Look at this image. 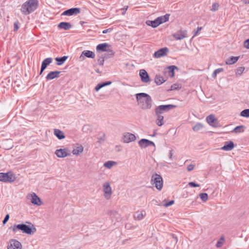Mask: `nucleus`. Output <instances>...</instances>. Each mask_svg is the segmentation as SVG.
Here are the masks:
<instances>
[{
  "instance_id": "f257e3e1",
  "label": "nucleus",
  "mask_w": 249,
  "mask_h": 249,
  "mask_svg": "<svg viewBox=\"0 0 249 249\" xmlns=\"http://www.w3.org/2000/svg\"><path fill=\"white\" fill-rule=\"evenodd\" d=\"M138 105L142 109H148L152 107V100L151 96L145 93H139L136 94Z\"/></svg>"
},
{
  "instance_id": "f03ea898",
  "label": "nucleus",
  "mask_w": 249,
  "mask_h": 249,
  "mask_svg": "<svg viewBox=\"0 0 249 249\" xmlns=\"http://www.w3.org/2000/svg\"><path fill=\"white\" fill-rule=\"evenodd\" d=\"M38 5V0H28L22 5L21 12L24 15H29L36 10Z\"/></svg>"
},
{
  "instance_id": "7ed1b4c3",
  "label": "nucleus",
  "mask_w": 249,
  "mask_h": 249,
  "mask_svg": "<svg viewBox=\"0 0 249 249\" xmlns=\"http://www.w3.org/2000/svg\"><path fill=\"white\" fill-rule=\"evenodd\" d=\"M30 225H27L25 224H20L15 225L13 227V231L16 232L17 230H21L23 233L28 234H33L36 232V229L35 226L31 223L28 222Z\"/></svg>"
},
{
  "instance_id": "20e7f679",
  "label": "nucleus",
  "mask_w": 249,
  "mask_h": 249,
  "mask_svg": "<svg viewBox=\"0 0 249 249\" xmlns=\"http://www.w3.org/2000/svg\"><path fill=\"white\" fill-rule=\"evenodd\" d=\"M96 49L97 52H107L106 55H108L109 57H113L115 54L114 51L111 49V45L107 43H103L98 44L96 46Z\"/></svg>"
},
{
  "instance_id": "39448f33",
  "label": "nucleus",
  "mask_w": 249,
  "mask_h": 249,
  "mask_svg": "<svg viewBox=\"0 0 249 249\" xmlns=\"http://www.w3.org/2000/svg\"><path fill=\"white\" fill-rule=\"evenodd\" d=\"M151 183L155 186L158 190H161L163 187V179L161 176L157 173L152 175L151 177Z\"/></svg>"
},
{
  "instance_id": "423d86ee",
  "label": "nucleus",
  "mask_w": 249,
  "mask_h": 249,
  "mask_svg": "<svg viewBox=\"0 0 249 249\" xmlns=\"http://www.w3.org/2000/svg\"><path fill=\"white\" fill-rule=\"evenodd\" d=\"M16 179L14 173L11 172L0 173V181L3 182H13Z\"/></svg>"
},
{
  "instance_id": "0eeeda50",
  "label": "nucleus",
  "mask_w": 249,
  "mask_h": 249,
  "mask_svg": "<svg viewBox=\"0 0 249 249\" xmlns=\"http://www.w3.org/2000/svg\"><path fill=\"white\" fill-rule=\"evenodd\" d=\"M103 191L104 193L105 197L107 199H110L112 194V191L108 182H106L103 185Z\"/></svg>"
},
{
  "instance_id": "6e6552de",
  "label": "nucleus",
  "mask_w": 249,
  "mask_h": 249,
  "mask_svg": "<svg viewBox=\"0 0 249 249\" xmlns=\"http://www.w3.org/2000/svg\"><path fill=\"white\" fill-rule=\"evenodd\" d=\"M21 243L16 239H11L7 246V249H21Z\"/></svg>"
},
{
  "instance_id": "1a4fd4ad",
  "label": "nucleus",
  "mask_w": 249,
  "mask_h": 249,
  "mask_svg": "<svg viewBox=\"0 0 249 249\" xmlns=\"http://www.w3.org/2000/svg\"><path fill=\"white\" fill-rule=\"evenodd\" d=\"M81 12V9L80 8H71L70 9H67L64 11L62 14L61 16H71L73 15H76L78 14H79Z\"/></svg>"
},
{
  "instance_id": "9d476101",
  "label": "nucleus",
  "mask_w": 249,
  "mask_h": 249,
  "mask_svg": "<svg viewBox=\"0 0 249 249\" xmlns=\"http://www.w3.org/2000/svg\"><path fill=\"white\" fill-rule=\"evenodd\" d=\"M138 143L142 148H145L150 146H153L154 147H155V144L154 142L146 139H142L140 140L139 141Z\"/></svg>"
},
{
  "instance_id": "9b49d317",
  "label": "nucleus",
  "mask_w": 249,
  "mask_h": 249,
  "mask_svg": "<svg viewBox=\"0 0 249 249\" xmlns=\"http://www.w3.org/2000/svg\"><path fill=\"white\" fill-rule=\"evenodd\" d=\"M169 52V49L167 47L161 48L154 53V56L155 58H160L166 55Z\"/></svg>"
},
{
  "instance_id": "f8f14e48",
  "label": "nucleus",
  "mask_w": 249,
  "mask_h": 249,
  "mask_svg": "<svg viewBox=\"0 0 249 249\" xmlns=\"http://www.w3.org/2000/svg\"><path fill=\"white\" fill-rule=\"evenodd\" d=\"M95 56V54L94 52L89 50H85L83 51L79 57L80 60H83L85 57L90 58H94Z\"/></svg>"
},
{
  "instance_id": "ddd939ff",
  "label": "nucleus",
  "mask_w": 249,
  "mask_h": 249,
  "mask_svg": "<svg viewBox=\"0 0 249 249\" xmlns=\"http://www.w3.org/2000/svg\"><path fill=\"white\" fill-rule=\"evenodd\" d=\"M123 142L125 143H129L134 141L136 140V136L134 134L130 133H125L123 137Z\"/></svg>"
},
{
  "instance_id": "4468645a",
  "label": "nucleus",
  "mask_w": 249,
  "mask_h": 249,
  "mask_svg": "<svg viewBox=\"0 0 249 249\" xmlns=\"http://www.w3.org/2000/svg\"><path fill=\"white\" fill-rule=\"evenodd\" d=\"M140 76L141 81L143 83H147L150 81V77L147 72L144 69L140 71Z\"/></svg>"
},
{
  "instance_id": "2eb2a0df",
  "label": "nucleus",
  "mask_w": 249,
  "mask_h": 249,
  "mask_svg": "<svg viewBox=\"0 0 249 249\" xmlns=\"http://www.w3.org/2000/svg\"><path fill=\"white\" fill-rule=\"evenodd\" d=\"M174 38L176 40H181L187 37V31L186 30H180L173 35Z\"/></svg>"
},
{
  "instance_id": "dca6fc26",
  "label": "nucleus",
  "mask_w": 249,
  "mask_h": 249,
  "mask_svg": "<svg viewBox=\"0 0 249 249\" xmlns=\"http://www.w3.org/2000/svg\"><path fill=\"white\" fill-rule=\"evenodd\" d=\"M178 70V68L174 65H172L168 67L165 69L164 72L167 74L168 76L173 77L175 76V70Z\"/></svg>"
},
{
  "instance_id": "f3484780",
  "label": "nucleus",
  "mask_w": 249,
  "mask_h": 249,
  "mask_svg": "<svg viewBox=\"0 0 249 249\" xmlns=\"http://www.w3.org/2000/svg\"><path fill=\"white\" fill-rule=\"evenodd\" d=\"M235 145L233 142L230 141L225 142L224 145L221 148V149L224 151H231L234 148Z\"/></svg>"
},
{
  "instance_id": "a211bd4d",
  "label": "nucleus",
  "mask_w": 249,
  "mask_h": 249,
  "mask_svg": "<svg viewBox=\"0 0 249 249\" xmlns=\"http://www.w3.org/2000/svg\"><path fill=\"white\" fill-rule=\"evenodd\" d=\"M60 73V71H52L50 72L45 78L46 81L53 80L54 78L58 77Z\"/></svg>"
},
{
  "instance_id": "6ab92c4d",
  "label": "nucleus",
  "mask_w": 249,
  "mask_h": 249,
  "mask_svg": "<svg viewBox=\"0 0 249 249\" xmlns=\"http://www.w3.org/2000/svg\"><path fill=\"white\" fill-rule=\"evenodd\" d=\"M31 195V201L32 203L37 206H40L42 203L40 198L35 193H33Z\"/></svg>"
},
{
  "instance_id": "aec40b11",
  "label": "nucleus",
  "mask_w": 249,
  "mask_h": 249,
  "mask_svg": "<svg viewBox=\"0 0 249 249\" xmlns=\"http://www.w3.org/2000/svg\"><path fill=\"white\" fill-rule=\"evenodd\" d=\"M67 151L68 150L66 148L57 149L55 154L59 158H64L70 155L68 153Z\"/></svg>"
},
{
  "instance_id": "412c9836",
  "label": "nucleus",
  "mask_w": 249,
  "mask_h": 249,
  "mask_svg": "<svg viewBox=\"0 0 249 249\" xmlns=\"http://www.w3.org/2000/svg\"><path fill=\"white\" fill-rule=\"evenodd\" d=\"M72 25L70 22H61L58 25V28L59 29H62L65 30H68L71 28Z\"/></svg>"
},
{
  "instance_id": "4be33fe9",
  "label": "nucleus",
  "mask_w": 249,
  "mask_h": 249,
  "mask_svg": "<svg viewBox=\"0 0 249 249\" xmlns=\"http://www.w3.org/2000/svg\"><path fill=\"white\" fill-rule=\"evenodd\" d=\"M160 110H163L164 111L167 112L169 110L175 108L177 107V106L174 105H160L159 106Z\"/></svg>"
},
{
  "instance_id": "5701e85b",
  "label": "nucleus",
  "mask_w": 249,
  "mask_h": 249,
  "mask_svg": "<svg viewBox=\"0 0 249 249\" xmlns=\"http://www.w3.org/2000/svg\"><path fill=\"white\" fill-rule=\"evenodd\" d=\"M98 59L97 60L98 64L100 66H103L105 59H107L108 58H110L111 57H109L108 55H106V53L99 55L98 56Z\"/></svg>"
},
{
  "instance_id": "b1692460",
  "label": "nucleus",
  "mask_w": 249,
  "mask_h": 249,
  "mask_svg": "<svg viewBox=\"0 0 249 249\" xmlns=\"http://www.w3.org/2000/svg\"><path fill=\"white\" fill-rule=\"evenodd\" d=\"M170 14H166L164 16L158 17L157 18L158 20L159 24H161L169 20Z\"/></svg>"
},
{
  "instance_id": "393cba45",
  "label": "nucleus",
  "mask_w": 249,
  "mask_h": 249,
  "mask_svg": "<svg viewBox=\"0 0 249 249\" xmlns=\"http://www.w3.org/2000/svg\"><path fill=\"white\" fill-rule=\"evenodd\" d=\"M54 134L59 140H62L65 138L64 132L58 129H54Z\"/></svg>"
},
{
  "instance_id": "a878e982",
  "label": "nucleus",
  "mask_w": 249,
  "mask_h": 249,
  "mask_svg": "<svg viewBox=\"0 0 249 249\" xmlns=\"http://www.w3.org/2000/svg\"><path fill=\"white\" fill-rule=\"evenodd\" d=\"M206 121L209 124L213 126H215V125H214L213 124L215 122L217 121V119L215 117L214 115H210L206 117Z\"/></svg>"
},
{
  "instance_id": "bb28decb",
  "label": "nucleus",
  "mask_w": 249,
  "mask_h": 249,
  "mask_svg": "<svg viewBox=\"0 0 249 249\" xmlns=\"http://www.w3.org/2000/svg\"><path fill=\"white\" fill-rule=\"evenodd\" d=\"M111 84V82L109 81L104 82L100 83L98 84L96 86V87L95 88V90L96 91H98L101 88H103V87H104L105 86L110 85Z\"/></svg>"
},
{
  "instance_id": "cd10ccee",
  "label": "nucleus",
  "mask_w": 249,
  "mask_h": 249,
  "mask_svg": "<svg viewBox=\"0 0 249 249\" xmlns=\"http://www.w3.org/2000/svg\"><path fill=\"white\" fill-rule=\"evenodd\" d=\"M239 56H231L226 61V64L227 65H232L236 63L239 59Z\"/></svg>"
},
{
  "instance_id": "c85d7f7f",
  "label": "nucleus",
  "mask_w": 249,
  "mask_h": 249,
  "mask_svg": "<svg viewBox=\"0 0 249 249\" xmlns=\"http://www.w3.org/2000/svg\"><path fill=\"white\" fill-rule=\"evenodd\" d=\"M68 56H63L60 57L55 58V60L57 62L56 65L58 66L62 65L68 59Z\"/></svg>"
},
{
  "instance_id": "c756f323",
  "label": "nucleus",
  "mask_w": 249,
  "mask_h": 249,
  "mask_svg": "<svg viewBox=\"0 0 249 249\" xmlns=\"http://www.w3.org/2000/svg\"><path fill=\"white\" fill-rule=\"evenodd\" d=\"M146 23L147 25L150 26L153 28H156L160 25L157 18L154 20H147Z\"/></svg>"
},
{
  "instance_id": "7c9ffc66",
  "label": "nucleus",
  "mask_w": 249,
  "mask_h": 249,
  "mask_svg": "<svg viewBox=\"0 0 249 249\" xmlns=\"http://www.w3.org/2000/svg\"><path fill=\"white\" fill-rule=\"evenodd\" d=\"M53 58L52 57H48L45 58L42 62L41 64V67L44 68H46L47 66L50 65L53 62Z\"/></svg>"
},
{
  "instance_id": "2f4dec72",
  "label": "nucleus",
  "mask_w": 249,
  "mask_h": 249,
  "mask_svg": "<svg viewBox=\"0 0 249 249\" xmlns=\"http://www.w3.org/2000/svg\"><path fill=\"white\" fill-rule=\"evenodd\" d=\"M165 80L164 78L160 75H156L155 78V82L157 85L162 84Z\"/></svg>"
},
{
  "instance_id": "473e14b6",
  "label": "nucleus",
  "mask_w": 249,
  "mask_h": 249,
  "mask_svg": "<svg viewBox=\"0 0 249 249\" xmlns=\"http://www.w3.org/2000/svg\"><path fill=\"white\" fill-rule=\"evenodd\" d=\"M244 128H245V126L243 125L237 126L233 129L232 132L236 134H238L241 132H243L244 131Z\"/></svg>"
},
{
  "instance_id": "72a5a7b5",
  "label": "nucleus",
  "mask_w": 249,
  "mask_h": 249,
  "mask_svg": "<svg viewBox=\"0 0 249 249\" xmlns=\"http://www.w3.org/2000/svg\"><path fill=\"white\" fill-rule=\"evenodd\" d=\"M83 151V147L80 145L77 146L75 148H74L72 151V153L74 155H79Z\"/></svg>"
},
{
  "instance_id": "f704fd0d",
  "label": "nucleus",
  "mask_w": 249,
  "mask_h": 249,
  "mask_svg": "<svg viewBox=\"0 0 249 249\" xmlns=\"http://www.w3.org/2000/svg\"><path fill=\"white\" fill-rule=\"evenodd\" d=\"M157 118L156 121V124L160 126L164 124V117L162 115H156Z\"/></svg>"
},
{
  "instance_id": "c9c22d12",
  "label": "nucleus",
  "mask_w": 249,
  "mask_h": 249,
  "mask_svg": "<svg viewBox=\"0 0 249 249\" xmlns=\"http://www.w3.org/2000/svg\"><path fill=\"white\" fill-rule=\"evenodd\" d=\"M203 124L200 123H196L193 127L194 131H198L200 130L203 127Z\"/></svg>"
},
{
  "instance_id": "e433bc0d",
  "label": "nucleus",
  "mask_w": 249,
  "mask_h": 249,
  "mask_svg": "<svg viewBox=\"0 0 249 249\" xmlns=\"http://www.w3.org/2000/svg\"><path fill=\"white\" fill-rule=\"evenodd\" d=\"M225 237L224 236H222L219 239V240L217 242V243L216 244V247L217 248H221L222 245H223L224 243L225 242Z\"/></svg>"
},
{
  "instance_id": "4c0bfd02",
  "label": "nucleus",
  "mask_w": 249,
  "mask_h": 249,
  "mask_svg": "<svg viewBox=\"0 0 249 249\" xmlns=\"http://www.w3.org/2000/svg\"><path fill=\"white\" fill-rule=\"evenodd\" d=\"M240 116L245 118H249V109H245L240 113Z\"/></svg>"
},
{
  "instance_id": "58836bf2",
  "label": "nucleus",
  "mask_w": 249,
  "mask_h": 249,
  "mask_svg": "<svg viewBox=\"0 0 249 249\" xmlns=\"http://www.w3.org/2000/svg\"><path fill=\"white\" fill-rule=\"evenodd\" d=\"M116 164V162L113 161L109 160L107 162H106L104 163V166L107 168H111L114 165Z\"/></svg>"
},
{
  "instance_id": "ea45409f",
  "label": "nucleus",
  "mask_w": 249,
  "mask_h": 249,
  "mask_svg": "<svg viewBox=\"0 0 249 249\" xmlns=\"http://www.w3.org/2000/svg\"><path fill=\"white\" fill-rule=\"evenodd\" d=\"M245 70L244 67H238L235 71V74L236 76L241 75L244 72Z\"/></svg>"
},
{
  "instance_id": "a19ab883",
  "label": "nucleus",
  "mask_w": 249,
  "mask_h": 249,
  "mask_svg": "<svg viewBox=\"0 0 249 249\" xmlns=\"http://www.w3.org/2000/svg\"><path fill=\"white\" fill-rule=\"evenodd\" d=\"M200 199L203 202H206L208 198V194L206 193H202L199 194Z\"/></svg>"
},
{
  "instance_id": "79ce46f5",
  "label": "nucleus",
  "mask_w": 249,
  "mask_h": 249,
  "mask_svg": "<svg viewBox=\"0 0 249 249\" xmlns=\"http://www.w3.org/2000/svg\"><path fill=\"white\" fill-rule=\"evenodd\" d=\"M181 88V86L180 84L176 83L173 84L171 86L170 90H178L180 89Z\"/></svg>"
},
{
  "instance_id": "37998d69",
  "label": "nucleus",
  "mask_w": 249,
  "mask_h": 249,
  "mask_svg": "<svg viewBox=\"0 0 249 249\" xmlns=\"http://www.w3.org/2000/svg\"><path fill=\"white\" fill-rule=\"evenodd\" d=\"M163 202H164L163 206L165 207H168L172 205H173L175 201L173 200H171L169 201H166L165 200H164Z\"/></svg>"
},
{
  "instance_id": "c03bdc74",
  "label": "nucleus",
  "mask_w": 249,
  "mask_h": 249,
  "mask_svg": "<svg viewBox=\"0 0 249 249\" xmlns=\"http://www.w3.org/2000/svg\"><path fill=\"white\" fill-rule=\"evenodd\" d=\"M224 69L223 68H218L217 69H216L214 71L212 74V77L213 78H215L217 75V73L223 71Z\"/></svg>"
},
{
  "instance_id": "a18cd8bd",
  "label": "nucleus",
  "mask_w": 249,
  "mask_h": 249,
  "mask_svg": "<svg viewBox=\"0 0 249 249\" xmlns=\"http://www.w3.org/2000/svg\"><path fill=\"white\" fill-rule=\"evenodd\" d=\"M219 5L218 3L215 2L213 3L212 6V8L211 10L213 12L216 11L218 10Z\"/></svg>"
},
{
  "instance_id": "49530a36",
  "label": "nucleus",
  "mask_w": 249,
  "mask_h": 249,
  "mask_svg": "<svg viewBox=\"0 0 249 249\" xmlns=\"http://www.w3.org/2000/svg\"><path fill=\"white\" fill-rule=\"evenodd\" d=\"M160 106H158L155 110V114L156 115H162V113H163V110H160V109H159Z\"/></svg>"
},
{
  "instance_id": "de8ad7c7",
  "label": "nucleus",
  "mask_w": 249,
  "mask_h": 249,
  "mask_svg": "<svg viewBox=\"0 0 249 249\" xmlns=\"http://www.w3.org/2000/svg\"><path fill=\"white\" fill-rule=\"evenodd\" d=\"M137 215H135L134 216V218H142L144 216V215L143 214V212H138L136 213Z\"/></svg>"
},
{
  "instance_id": "09e8293b",
  "label": "nucleus",
  "mask_w": 249,
  "mask_h": 249,
  "mask_svg": "<svg viewBox=\"0 0 249 249\" xmlns=\"http://www.w3.org/2000/svg\"><path fill=\"white\" fill-rule=\"evenodd\" d=\"M188 185L191 187H198L200 186L199 184H197L195 182H190L188 183Z\"/></svg>"
},
{
  "instance_id": "8fccbe9b",
  "label": "nucleus",
  "mask_w": 249,
  "mask_h": 249,
  "mask_svg": "<svg viewBox=\"0 0 249 249\" xmlns=\"http://www.w3.org/2000/svg\"><path fill=\"white\" fill-rule=\"evenodd\" d=\"M19 27V22L18 21H16L14 23V30L16 31L18 30Z\"/></svg>"
},
{
  "instance_id": "3c124183",
  "label": "nucleus",
  "mask_w": 249,
  "mask_h": 249,
  "mask_svg": "<svg viewBox=\"0 0 249 249\" xmlns=\"http://www.w3.org/2000/svg\"><path fill=\"white\" fill-rule=\"evenodd\" d=\"M202 29V27H198L196 30L194 31L193 36H196L197 35V34H198V32H199V31L201 30Z\"/></svg>"
},
{
  "instance_id": "603ef678",
  "label": "nucleus",
  "mask_w": 249,
  "mask_h": 249,
  "mask_svg": "<svg viewBox=\"0 0 249 249\" xmlns=\"http://www.w3.org/2000/svg\"><path fill=\"white\" fill-rule=\"evenodd\" d=\"M244 46L245 48L249 49V39H246L244 41Z\"/></svg>"
},
{
  "instance_id": "864d4df0",
  "label": "nucleus",
  "mask_w": 249,
  "mask_h": 249,
  "mask_svg": "<svg viewBox=\"0 0 249 249\" xmlns=\"http://www.w3.org/2000/svg\"><path fill=\"white\" fill-rule=\"evenodd\" d=\"M195 165L194 164H189L187 168V169L188 171H192L195 168Z\"/></svg>"
},
{
  "instance_id": "5fc2aeb1",
  "label": "nucleus",
  "mask_w": 249,
  "mask_h": 249,
  "mask_svg": "<svg viewBox=\"0 0 249 249\" xmlns=\"http://www.w3.org/2000/svg\"><path fill=\"white\" fill-rule=\"evenodd\" d=\"M173 150H170L168 157H169V159L170 160H172V159H173Z\"/></svg>"
},
{
  "instance_id": "6e6d98bb",
  "label": "nucleus",
  "mask_w": 249,
  "mask_h": 249,
  "mask_svg": "<svg viewBox=\"0 0 249 249\" xmlns=\"http://www.w3.org/2000/svg\"><path fill=\"white\" fill-rule=\"evenodd\" d=\"M112 29L111 28H108L107 29H106L103 31L102 33L103 34H107V33L110 32L111 31Z\"/></svg>"
},
{
  "instance_id": "4d7b16f0",
  "label": "nucleus",
  "mask_w": 249,
  "mask_h": 249,
  "mask_svg": "<svg viewBox=\"0 0 249 249\" xmlns=\"http://www.w3.org/2000/svg\"><path fill=\"white\" fill-rule=\"evenodd\" d=\"M117 213V212L116 211H110L109 212V214L110 216H116L115 214Z\"/></svg>"
},
{
  "instance_id": "13d9d810",
  "label": "nucleus",
  "mask_w": 249,
  "mask_h": 249,
  "mask_svg": "<svg viewBox=\"0 0 249 249\" xmlns=\"http://www.w3.org/2000/svg\"><path fill=\"white\" fill-rule=\"evenodd\" d=\"M172 236L173 238L175 239L176 242L177 243L178 241V237L176 236H175V235L174 234H172Z\"/></svg>"
},
{
  "instance_id": "bf43d9fd",
  "label": "nucleus",
  "mask_w": 249,
  "mask_h": 249,
  "mask_svg": "<svg viewBox=\"0 0 249 249\" xmlns=\"http://www.w3.org/2000/svg\"><path fill=\"white\" fill-rule=\"evenodd\" d=\"M46 69L44 68H43L42 69V67L41 66V69H40V72H39V75H41L42 74V73H43V72Z\"/></svg>"
},
{
  "instance_id": "052dcab7",
  "label": "nucleus",
  "mask_w": 249,
  "mask_h": 249,
  "mask_svg": "<svg viewBox=\"0 0 249 249\" xmlns=\"http://www.w3.org/2000/svg\"><path fill=\"white\" fill-rule=\"evenodd\" d=\"M9 219H3V224H5L6 223H7L8 222V221L9 220Z\"/></svg>"
},
{
  "instance_id": "680f3d73",
  "label": "nucleus",
  "mask_w": 249,
  "mask_h": 249,
  "mask_svg": "<svg viewBox=\"0 0 249 249\" xmlns=\"http://www.w3.org/2000/svg\"><path fill=\"white\" fill-rule=\"evenodd\" d=\"M243 2L245 4H249V0H243Z\"/></svg>"
},
{
  "instance_id": "e2e57ef3",
  "label": "nucleus",
  "mask_w": 249,
  "mask_h": 249,
  "mask_svg": "<svg viewBox=\"0 0 249 249\" xmlns=\"http://www.w3.org/2000/svg\"><path fill=\"white\" fill-rule=\"evenodd\" d=\"M157 135L156 130H155L154 132V134L152 135V137H154Z\"/></svg>"
},
{
  "instance_id": "0e129e2a",
  "label": "nucleus",
  "mask_w": 249,
  "mask_h": 249,
  "mask_svg": "<svg viewBox=\"0 0 249 249\" xmlns=\"http://www.w3.org/2000/svg\"><path fill=\"white\" fill-rule=\"evenodd\" d=\"M9 217H10V216H9V214H7L5 216V217H4V218H9Z\"/></svg>"
},
{
  "instance_id": "69168bd1",
  "label": "nucleus",
  "mask_w": 249,
  "mask_h": 249,
  "mask_svg": "<svg viewBox=\"0 0 249 249\" xmlns=\"http://www.w3.org/2000/svg\"><path fill=\"white\" fill-rule=\"evenodd\" d=\"M87 127V126H85H85H83V128H82L83 130V131H84V129H85Z\"/></svg>"
},
{
  "instance_id": "338daca9",
  "label": "nucleus",
  "mask_w": 249,
  "mask_h": 249,
  "mask_svg": "<svg viewBox=\"0 0 249 249\" xmlns=\"http://www.w3.org/2000/svg\"><path fill=\"white\" fill-rule=\"evenodd\" d=\"M96 72H98V73H99L100 72L99 70H97Z\"/></svg>"
},
{
  "instance_id": "774afa93",
  "label": "nucleus",
  "mask_w": 249,
  "mask_h": 249,
  "mask_svg": "<svg viewBox=\"0 0 249 249\" xmlns=\"http://www.w3.org/2000/svg\"><path fill=\"white\" fill-rule=\"evenodd\" d=\"M127 7L124 8V9H127Z\"/></svg>"
}]
</instances>
